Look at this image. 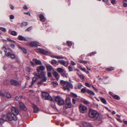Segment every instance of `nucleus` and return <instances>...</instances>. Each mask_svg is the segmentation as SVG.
Instances as JSON below:
<instances>
[{
    "instance_id": "nucleus-1",
    "label": "nucleus",
    "mask_w": 127,
    "mask_h": 127,
    "mask_svg": "<svg viewBox=\"0 0 127 127\" xmlns=\"http://www.w3.org/2000/svg\"><path fill=\"white\" fill-rule=\"evenodd\" d=\"M89 115L90 117L93 118L95 120H100L102 118V115L96 111L90 109L89 111Z\"/></svg>"
},
{
    "instance_id": "nucleus-2",
    "label": "nucleus",
    "mask_w": 127,
    "mask_h": 127,
    "mask_svg": "<svg viewBox=\"0 0 127 127\" xmlns=\"http://www.w3.org/2000/svg\"><path fill=\"white\" fill-rule=\"evenodd\" d=\"M55 101L59 105H62L64 104V102L63 99L59 96H56L54 97Z\"/></svg>"
},
{
    "instance_id": "nucleus-3",
    "label": "nucleus",
    "mask_w": 127,
    "mask_h": 127,
    "mask_svg": "<svg viewBox=\"0 0 127 127\" xmlns=\"http://www.w3.org/2000/svg\"><path fill=\"white\" fill-rule=\"evenodd\" d=\"M42 98L45 100H49L51 101H53L52 98L49 94L46 92H42Z\"/></svg>"
},
{
    "instance_id": "nucleus-4",
    "label": "nucleus",
    "mask_w": 127,
    "mask_h": 127,
    "mask_svg": "<svg viewBox=\"0 0 127 127\" xmlns=\"http://www.w3.org/2000/svg\"><path fill=\"white\" fill-rule=\"evenodd\" d=\"M2 49L4 50V52L5 53V55L7 57L10 56L11 54L12 53V51L10 49L6 48L4 46L2 48Z\"/></svg>"
},
{
    "instance_id": "nucleus-5",
    "label": "nucleus",
    "mask_w": 127,
    "mask_h": 127,
    "mask_svg": "<svg viewBox=\"0 0 127 127\" xmlns=\"http://www.w3.org/2000/svg\"><path fill=\"white\" fill-rule=\"evenodd\" d=\"M27 45L32 47H37L40 45V44L39 42L35 41H32L30 43H28Z\"/></svg>"
},
{
    "instance_id": "nucleus-6",
    "label": "nucleus",
    "mask_w": 127,
    "mask_h": 127,
    "mask_svg": "<svg viewBox=\"0 0 127 127\" xmlns=\"http://www.w3.org/2000/svg\"><path fill=\"white\" fill-rule=\"evenodd\" d=\"M79 108L80 112L82 113H85L87 112V108L83 104H80L79 106Z\"/></svg>"
},
{
    "instance_id": "nucleus-7",
    "label": "nucleus",
    "mask_w": 127,
    "mask_h": 127,
    "mask_svg": "<svg viewBox=\"0 0 127 127\" xmlns=\"http://www.w3.org/2000/svg\"><path fill=\"white\" fill-rule=\"evenodd\" d=\"M7 120H8L12 121L15 120V116L13 114L12 115L10 112H9L7 114Z\"/></svg>"
},
{
    "instance_id": "nucleus-8",
    "label": "nucleus",
    "mask_w": 127,
    "mask_h": 127,
    "mask_svg": "<svg viewBox=\"0 0 127 127\" xmlns=\"http://www.w3.org/2000/svg\"><path fill=\"white\" fill-rule=\"evenodd\" d=\"M73 87V85L70 82L67 81V82H66V87H63V89L64 90H67L68 91H69L70 90V89L68 88V87L72 88Z\"/></svg>"
},
{
    "instance_id": "nucleus-9",
    "label": "nucleus",
    "mask_w": 127,
    "mask_h": 127,
    "mask_svg": "<svg viewBox=\"0 0 127 127\" xmlns=\"http://www.w3.org/2000/svg\"><path fill=\"white\" fill-rule=\"evenodd\" d=\"M65 106L66 109L70 108L71 107L70 99L69 97L67 98L66 99Z\"/></svg>"
},
{
    "instance_id": "nucleus-10",
    "label": "nucleus",
    "mask_w": 127,
    "mask_h": 127,
    "mask_svg": "<svg viewBox=\"0 0 127 127\" xmlns=\"http://www.w3.org/2000/svg\"><path fill=\"white\" fill-rule=\"evenodd\" d=\"M39 51L40 53L44 55H50L51 54L50 52L42 49H39Z\"/></svg>"
},
{
    "instance_id": "nucleus-11",
    "label": "nucleus",
    "mask_w": 127,
    "mask_h": 127,
    "mask_svg": "<svg viewBox=\"0 0 127 127\" xmlns=\"http://www.w3.org/2000/svg\"><path fill=\"white\" fill-rule=\"evenodd\" d=\"M11 111L13 114L15 116L19 114V112L18 109L15 107H12L11 108Z\"/></svg>"
},
{
    "instance_id": "nucleus-12",
    "label": "nucleus",
    "mask_w": 127,
    "mask_h": 127,
    "mask_svg": "<svg viewBox=\"0 0 127 127\" xmlns=\"http://www.w3.org/2000/svg\"><path fill=\"white\" fill-rule=\"evenodd\" d=\"M11 84L13 85L17 86L19 85L20 86L21 84V83H19L18 81L13 79H11L10 81Z\"/></svg>"
},
{
    "instance_id": "nucleus-13",
    "label": "nucleus",
    "mask_w": 127,
    "mask_h": 127,
    "mask_svg": "<svg viewBox=\"0 0 127 127\" xmlns=\"http://www.w3.org/2000/svg\"><path fill=\"white\" fill-rule=\"evenodd\" d=\"M45 67L43 65H41L38 66L37 69V71L39 73L40 71H43L45 69Z\"/></svg>"
},
{
    "instance_id": "nucleus-14",
    "label": "nucleus",
    "mask_w": 127,
    "mask_h": 127,
    "mask_svg": "<svg viewBox=\"0 0 127 127\" xmlns=\"http://www.w3.org/2000/svg\"><path fill=\"white\" fill-rule=\"evenodd\" d=\"M45 65L47 69V70L48 71L51 72L52 70L54 69L53 67L49 64H45Z\"/></svg>"
},
{
    "instance_id": "nucleus-15",
    "label": "nucleus",
    "mask_w": 127,
    "mask_h": 127,
    "mask_svg": "<svg viewBox=\"0 0 127 127\" xmlns=\"http://www.w3.org/2000/svg\"><path fill=\"white\" fill-rule=\"evenodd\" d=\"M38 78L35 77L33 78L32 82H31V84L29 86V87H32L34 84V83L37 81Z\"/></svg>"
},
{
    "instance_id": "nucleus-16",
    "label": "nucleus",
    "mask_w": 127,
    "mask_h": 127,
    "mask_svg": "<svg viewBox=\"0 0 127 127\" xmlns=\"http://www.w3.org/2000/svg\"><path fill=\"white\" fill-rule=\"evenodd\" d=\"M33 62L35 63L37 65H41L42 64L40 60H37L35 59H32Z\"/></svg>"
},
{
    "instance_id": "nucleus-17",
    "label": "nucleus",
    "mask_w": 127,
    "mask_h": 127,
    "mask_svg": "<svg viewBox=\"0 0 127 127\" xmlns=\"http://www.w3.org/2000/svg\"><path fill=\"white\" fill-rule=\"evenodd\" d=\"M19 102L20 107L25 111L26 110V108L24 105L21 101H19Z\"/></svg>"
},
{
    "instance_id": "nucleus-18",
    "label": "nucleus",
    "mask_w": 127,
    "mask_h": 127,
    "mask_svg": "<svg viewBox=\"0 0 127 127\" xmlns=\"http://www.w3.org/2000/svg\"><path fill=\"white\" fill-rule=\"evenodd\" d=\"M0 119L2 121H5L7 120V115L6 116L4 114H2L1 116Z\"/></svg>"
},
{
    "instance_id": "nucleus-19",
    "label": "nucleus",
    "mask_w": 127,
    "mask_h": 127,
    "mask_svg": "<svg viewBox=\"0 0 127 127\" xmlns=\"http://www.w3.org/2000/svg\"><path fill=\"white\" fill-rule=\"evenodd\" d=\"M58 62L61 64L64 65L65 67H67L68 65V64H65L66 62L64 60H59Z\"/></svg>"
},
{
    "instance_id": "nucleus-20",
    "label": "nucleus",
    "mask_w": 127,
    "mask_h": 127,
    "mask_svg": "<svg viewBox=\"0 0 127 127\" xmlns=\"http://www.w3.org/2000/svg\"><path fill=\"white\" fill-rule=\"evenodd\" d=\"M53 76L56 79L58 80L60 78V75L56 71H55L53 73Z\"/></svg>"
},
{
    "instance_id": "nucleus-21",
    "label": "nucleus",
    "mask_w": 127,
    "mask_h": 127,
    "mask_svg": "<svg viewBox=\"0 0 127 127\" xmlns=\"http://www.w3.org/2000/svg\"><path fill=\"white\" fill-rule=\"evenodd\" d=\"M39 17L40 21L43 22H44L46 20V19L43 14H40Z\"/></svg>"
},
{
    "instance_id": "nucleus-22",
    "label": "nucleus",
    "mask_w": 127,
    "mask_h": 127,
    "mask_svg": "<svg viewBox=\"0 0 127 127\" xmlns=\"http://www.w3.org/2000/svg\"><path fill=\"white\" fill-rule=\"evenodd\" d=\"M32 107L33 109V111L35 113H37L38 111V109L36 106L35 104L32 105Z\"/></svg>"
},
{
    "instance_id": "nucleus-23",
    "label": "nucleus",
    "mask_w": 127,
    "mask_h": 127,
    "mask_svg": "<svg viewBox=\"0 0 127 127\" xmlns=\"http://www.w3.org/2000/svg\"><path fill=\"white\" fill-rule=\"evenodd\" d=\"M4 97H5L8 99L10 98L11 97V95L7 93H5L4 94Z\"/></svg>"
},
{
    "instance_id": "nucleus-24",
    "label": "nucleus",
    "mask_w": 127,
    "mask_h": 127,
    "mask_svg": "<svg viewBox=\"0 0 127 127\" xmlns=\"http://www.w3.org/2000/svg\"><path fill=\"white\" fill-rule=\"evenodd\" d=\"M51 57L52 58H56L57 59H63L64 58V57L62 56H51Z\"/></svg>"
},
{
    "instance_id": "nucleus-25",
    "label": "nucleus",
    "mask_w": 127,
    "mask_h": 127,
    "mask_svg": "<svg viewBox=\"0 0 127 127\" xmlns=\"http://www.w3.org/2000/svg\"><path fill=\"white\" fill-rule=\"evenodd\" d=\"M18 39L19 40H24L25 41H27V39L26 38L24 37L22 35H19L18 36Z\"/></svg>"
},
{
    "instance_id": "nucleus-26",
    "label": "nucleus",
    "mask_w": 127,
    "mask_h": 127,
    "mask_svg": "<svg viewBox=\"0 0 127 127\" xmlns=\"http://www.w3.org/2000/svg\"><path fill=\"white\" fill-rule=\"evenodd\" d=\"M99 99L104 104H106L107 102L105 99L104 98H102L101 97H99Z\"/></svg>"
},
{
    "instance_id": "nucleus-27",
    "label": "nucleus",
    "mask_w": 127,
    "mask_h": 127,
    "mask_svg": "<svg viewBox=\"0 0 127 127\" xmlns=\"http://www.w3.org/2000/svg\"><path fill=\"white\" fill-rule=\"evenodd\" d=\"M87 91V93L90 95H95V93H94L91 90L88 89Z\"/></svg>"
},
{
    "instance_id": "nucleus-28",
    "label": "nucleus",
    "mask_w": 127,
    "mask_h": 127,
    "mask_svg": "<svg viewBox=\"0 0 127 127\" xmlns=\"http://www.w3.org/2000/svg\"><path fill=\"white\" fill-rule=\"evenodd\" d=\"M88 89L86 87H85L81 90V92L82 93H84L85 92H87Z\"/></svg>"
},
{
    "instance_id": "nucleus-29",
    "label": "nucleus",
    "mask_w": 127,
    "mask_h": 127,
    "mask_svg": "<svg viewBox=\"0 0 127 127\" xmlns=\"http://www.w3.org/2000/svg\"><path fill=\"white\" fill-rule=\"evenodd\" d=\"M83 126V127H91V126L90 124L86 123H84Z\"/></svg>"
},
{
    "instance_id": "nucleus-30",
    "label": "nucleus",
    "mask_w": 127,
    "mask_h": 127,
    "mask_svg": "<svg viewBox=\"0 0 127 127\" xmlns=\"http://www.w3.org/2000/svg\"><path fill=\"white\" fill-rule=\"evenodd\" d=\"M83 86V85L81 84H79L77 86L75 87V88L76 89H80Z\"/></svg>"
},
{
    "instance_id": "nucleus-31",
    "label": "nucleus",
    "mask_w": 127,
    "mask_h": 127,
    "mask_svg": "<svg viewBox=\"0 0 127 127\" xmlns=\"http://www.w3.org/2000/svg\"><path fill=\"white\" fill-rule=\"evenodd\" d=\"M39 75H40V77H41V78H42V77L46 75V72H45L43 71H41L40 74H39Z\"/></svg>"
},
{
    "instance_id": "nucleus-32",
    "label": "nucleus",
    "mask_w": 127,
    "mask_h": 127,
    "mask_svg": "<svg viewBox=\"0 0 127 127\" xmlns=\"http://www.w3.org/2000/svg\"><path fill=\"white\" fill-rule=\"evenodd\" d=\"M66 71H64V72L62 73V75L64 77H65L66 78H67V74L66 73Z\"/></svg>"
},
{
    "instance_id": "nucleus-33",
    "label": "nucleus",
    "mask_w": 127,
    "mask_h": 127,
    "mask_svg": "<svg viewBox=\"0 0 127 127\" xmlns=\"http://www.w3.org/2000/svg\"><path fill=\"white\" fill-rule=\"evenodd\" d=\"M123 6L125 7H127V0H124L123 1Z\"/></svg>"
},
{
    "instance_id": "nucleus-34",
    "label": "nucleus",
    "mask_w": 127,
    "mask_h": 127,
    "mask_svg": "<svg viewBox=\"0 0 127 127\" xmlns=\"http://www.w3.org/2000/svg\"><path fill=\"white\" fill-rule=\"evenodd\" d=\"M57 70L60 73H62L64 71V69L61 68H58L57 69Z\"/></svg>"
},
{
    "instance_id": "nucleus-35",
    "label": "nucleus",
    "mask_w": 127,
    "mask_h": 127,
    "mask_svg": "<svg viewBox=\"0 0 127 127\" xmlns=\"http://www.w3.org/2000/svg\"><path fill=\"white\" fill-rule=\"evenodd\" d=\"M51 83L55 87H56L58 85V82L56 81L52 82Z\"/></svg>"
},
{
    "instance_id": "nucleus-36",
    "label": "nucleus",
    "mask_w": 127,
    "mask_h": 127,
    "mask_svg": "<svg viewBox=\"0 0 127 127\" xmlns=\"http://www.w3.org/2000/svg\"><path fill=\"white\" fill-rule=\"evenodd\" d=\"M67 81H65L63 80H61V83L62 84V86H66Z\"/></svg>"
},
{
    "instance_id": "nucleus-37",
    "label": "nucleus",
    "mask_w": 127,
    "mask_h": 127,
    "mask_svg": "<svg viewBox=\"0 0 127 127\" xmlns=\"http://www.w3.org/2000/svg\"><path fill=\"white\" fill-rule=\"evenodd\" d=\"M10 34L11 35L14 36H15L17 35V32L15 31H11Z\"/></svg>"
},
{
    "instance_id": "nucleus-38",
    "label": "nucleus",
    "mask_w": 127,
    "mask_h": 127,
    "mask_svg": "<svg viewBox=\"0 0 127 127\" xmlns=\"http://www.w3.org/2000/svg\"><path fill=\"white\" fill-rule=\"evenodd\" d=\"M114 70V68L113 67H111L107 68L106 70L107 71H110Z\"/></svg>"
},
{
    "instance_id": "nucleus-39",
    "label": "nucleus",
    "mask_w": 127,
    "mask_h": 127,
    "mask_svg": "<svg viewBox=\"0 0 127 127\" xmlns=\"http://www.w3.org/2000/svg\"><path fill=\"white\" fill-rule=\"evenodd\" d=\"M57 62L56 60H53L51 62V64L52 65H53L57 64Z\"/></svg>"
},
{
    "instance_id": "nucleus-40",
    "label": "nucleus",
    "mask_w": 127,
    "mask_h": 127,
    "mask_svg": "<svg viewBox=\"0 0 127 127\" xmlns=\"http://www.w3.org/2000/svg\"><path fill=\"white\" fill-rule=\"evenodd\" d=\"M19 48L20 49L22 50L25 54H26L27 53V51L26 49L24 48L21 47H19Z\"/></svg>"
},
{
    "instance_id": "nucleus-41",
    "label": "nucleus",
    "mask_w": 127,
    "mask_h": 127,
    "mask_svg": "<svg viewBox=\"0 0 127 127\" xmlns=\"http://www.w3.org/2000/svg\"><path fill=\"white\" fill-rule=\"evenodd\" d=\"M10 56L11 58L12 59H14L16 57L15 55L13 53H12L11 54Z\"/></svg>"
},
{
    "instance_id": "nucleus-42",
    "label": "nucleus",
    "mask_w": 127,
    "mask_h": 127,
    "mask_svg": "<svg viewBox=\"0 0 127 127\" xmlns=\"http://www.w3.org/2000/svg\"><path fill=\"white\" fill-rule=\"evenodd\" d=\"M42 80L43 82H45L47 80L46 77L45 76L42 77Z\"/></svg>"
},
{
    "instance_id": "nucleus-43",
    "label": "nucleus",
    "mask_w": 127,
    "mask_h": 127,
    "mask_svg": "<svg viewBox=\"0 0 127 127\" xmlns=\"http://www.w3.org/2000/svg\"><path fill=\"white\" fill-rule=\"evenodd\" d=\"M34 75L36 77L38 78H41V77H40V75H39V74H38L37 73H34Z\"/></svg>"
},
{
    "instance_id": "nucleus-44",
    "label": "nucleus",
    "mask_w": 127,
    "mask_h": 127,
    "mask_svg": "<svg viewBox=\"0 0 127 127\" xmlns=\"http://www.w3.org/2000/svg\"><path fill=\"white\" fill-rule=\"evenodd\" d=\"M113 97L115 99L117 100H119L120 99L119 96L116 95H114L113 96Z\"/></svg>"
},
{
    "instance_id": "nucleus-45",
    "label": "nucleus",
    "mask_w": 127,
    "mask_h": 127,
    "mask_svg": "<svg viewBox=\"0 0 127 127\" xmlns=\"http://www.w3.org/2000/svg\"><path fill=\"white\" fill-rule=\"evenodd\" d=\"M43 82L42 80L40 82H38L37 83V85L39 87H40V85H41L43 83Z\"/></svg>"
},
{
    "instance_id": "nucleus-46",
    "label": "nucleus",
    "mask_w": 127,
    "mask_h": 127,
    "mask_svg": "<svg viewBox=\"0 0 127 127\" xmlns=\"http://www.w3.org/2000/svg\"><path fill=\"white\" fill-rule=\"evenodd\" d=\"M68 68L69 69V71L70 72L72 71L73 70V69L72 67L70 65L68 66Z\"/></svg>"
},
{
    "instance_id": "nucleus-47",
    "label": "nucleus",
    "mask_w": 127,
    "mask_h": 127,
    "mask_svg": "<svg viewBox=\"0 0 127 127\" xmlns=\"http://www.w3.org/2000/svg\"><path fill=\"white\" fill-rule=\"evenodd\" d=\"M79 75L80 78L83 79H84V76L83 74H79Z\"/></svg>"
},
{
    "instance_id": "nucleus-48",
    "label": "nucleus",
    "mask_w": 127,
    "mask_h": 127,
    "mask_svg": "<svg viewBox=\"0 0 127 127\" xmlns=\"http://www.w3.org/2000/svg\"><path fill=\"white\" fill-rule=\"evenodd\" d=\"M67 43L68 46H70L72 45V43L70 41H67Z\"/></svg>"
},
{
    "instance_id": "nucleus-49",
    "label": "nucleus",
    "mask_w": 127,
    "mask_h": 127,
    "mask_svg": "<svg viewBox=\"0 0 127 127\" xmlns=\"http://www.w3.org/2000/svg\"><path fill=\"white\" fill-rule=\"evenodd\" d=\"M0 29L1 31L3 32H5L6 31V29L3 27H1L0 28Z\"/></svg>"
},
{
    "instance_id": "nucleus-50",
    "label": "nucleus",
    "mask_w": 127,
    "mask_h": 127,
    "mask_svg": "<svg viewBox=\"0 0 127 127\" xmlns=\"http://www.w3.org/2000/svg\"><path fill=\"white\" fill-rule=\"evenodd\" d=\"M22 24L23 26H25L28 24V23L27 22H24L22 23Z\"/></svg>"
},
{
    "instance_id": "nucleus-51",
    "label": "nucleus",
    "mask_w": 127,
    "mask_h": 127,
    "mask_svg": "<svg viewBox=\"0 0 127 127\" xmlns=\"http://www.w3.org/2000/svg\"><path fill=\"white\" fill-rule=\"evenodd\" d=\"M85 84L86 86H87L89 87H91V85L88 83H87V82L85 83Z\"/></svg>"
},
{
    "instance_id": "nucleus-52",
    "label": "nucleus",
    "mask_w": 127,
    "mask_h": 127,
    "mask_svg": "<svg viewBox=\"0 0 127 127\" xmlns=\"http://www.w3.org/2000/svg\"><path fill=\"white\" fill-rule=\"evenodd\" d=\"M30 63L31 65L32 66H33V67H34V66L35 64L32 61H30Z\"/></svg>"
},
{
    "instance_id": "nucleus-53",
    "label": "nucleus",
    "mask_w": 127,
    "mask_h": 127,
    "mask_svg": "<svg viewBox=\"0 0 127 127\" xmlns=\"http://www.w3.org/2000/svg\"><path fill=\"white\" fill-rule=\"evenodd\" d=\"M22 97V96H17L15 97V99L16 100H17L19 98H21Z\"/></svg>"
},
{
    "instance_id": "nucleus-54",
    "label": "nucleus",
    "mask_w": 127,
    "mask_h": 127,
    "mask_svg": "<svg viewBox=\"0 0 127 127\" xmlns=\"http://www.w3.org/2000/svg\"><path fill=\"white\" fill-rule=\"evenodd\" d=\"M83 102L84 104H89V102L87 100H84L83 101Z\"/></svg>"
},
{
    "instance_id": "nucleus-55",
    "label": "nucleus",
    "mask_w": 127,
    "mask_h": 127,
    "mask_svg": "<svg viewBox=\"0 0 127 127\" xmlns=\"http://www.w3.org/2000/svg\"><path fill=\"white\" fill-rule=\"evenodd\" d=\"M48 76L49 77H51L52 76V74H51V72H50V71H49V72L48 73Z\"/></svg>"
},
{
    "instance_id": "nucleus-56",
    "label": "nucleus",
    "mask_w": 127,
    "mask_h": 127,
    "mask_svg": "<svg viewBox=\"0 0 127 127\" xmlns=\"http://www.w3.org/2000/svg\"><path fill=\"white\" fill-rule=\"evenodd\" d=\"M71 64L73 65H75L76 64L74 62L72 61H71Z\"/></svg>"
},
{
    "instance_id": "nucleus-57",
    "label": "nucleus",
    "mask_w": 127,
    "mask_h": 127,
    "mask_svg": "<svg viewBox=\"0 0 127 127\" xmlns=\"http://www.w3.org/2000/svg\"><path fill=\"white\" fill-rule=\"evenodd\" d=\"M26 70L28 71L29 72L30 71V68L29 67H27L26 68Z\"/></svg>"
},
{
    "instance_id": "nucleus-58",
    "label": "nucleus",
    "mask_w": 127,
    "mask_h": 127,
    "mask_svg": "<svg viewBox=\"0 0 127 127\" xmlns=\"http://www.w3.org/2000/svg\"><path fill=\"white\" fill-rule=\"evenodd\" d=\"M10 18L11 19H13L14 18V16L13 15H11L10 16Z\"/></svg>"
},
{
    "instance_id": "nucleus-59",
    "label": "nucleus",
    "mask_w": 127,
    "mask_h": 127,
    "mask_svg": "<svg viewBox=\"0 0 127 127\" xmlns=\"http://www.w3.org/2000/svg\"><path fill=\"white\" fill-rule=\"evenodd\" d=\"M12 48L15 47V45L14 44H11L9 45Z\"/></svg>"
},
{
    "instance_id": "nucleus-60",
    "label": "nucleus",
    "mask_w": 127,
    "mask_h": 127,
    "mask_svg": "<svg viewBox=\"0 0 127 127\" xmlns=\"http://www.w3.org/2000/svg\"><path fill=\"white\" fill-rule=\"evenodd\" d=\"M4 94H3L2 92L0 91V95L2 96V97H4Z\"/></svg>"
},
{
    "instance_id": "nucleus-61",
    "label": "nucleus",
    "mask_w": 127,
    "mask_h": 127,
    "mask_svg": "<svg viewBox=\"0 0 127 127\" xmlns=\"http://www.w3.org/2000/svg\"><path fill=\"white\" fill-rule=\"evenodd\" d=\"M103 1L104 2H107V4L108 5H109L110 3L108 2L109 1L108 0H103Z\"/></svg>"
},
{
    "instance_id": "nucleus-62",
    "label": "nucleus",
    "mask_w": 127,
    "mask_h": 127,
    "mask_svg": "<svg viewBox=\"0 0 127 127\" xmlns=\"http://www.w3.org/2000/svg\"><path fill=\"white\" fill-rule=\"evenodd\" d=\"M4 123V121H2L0 119V126L2 125Z\"/></svg>"
},
{
    "instance_id": "nucleus-63",
    "label": "nucleus",
    "mask_w": 127,
    "mask_h": 127,
    "mask_svg": "<svg viewBox=\"0 0 127 127\" xmlns=\"http://www.w3.org/2000/svg\"><path fill=\"white\" fill-rule=\"evenodd\" d=\"M109 94H110V95H111L113 97V96L114 95V94L111 92H109Z\"/></svg>"
},
{
    "instance_id": "nucleus-64",
    "label": "nucleus",
    "mask_w": 127,
    "mask_h": 127,
    "mask_svg": "<svg viewBox=\"0 0 127 127\" xmlns=\"http://www.w3.org/2000/svg\"><path fill=\"white\" fill-rule=\"evenodd\" d=\"M80 63H83V64H86L87 63V62L86 61H81L80 62Z\"/></svg>"
}]
</instances>
